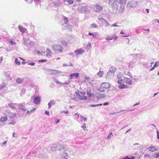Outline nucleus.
Wrapping results in <instances>:
<instances>
[{
    "label": "nucleus",
    "instance_id": "1",
    "mask_svg": "<svg viewBox=\"0 0 159 159\" xmlns=\"http://www.w3.org/2000/svg\"><path fill=\"white\" fill-rule=\"evenodd\" d=\"M117 83L119 84L118 86L119 89H125L128 87L127 84H132V80L129 78L124 77L123 80L122 79H119L118 80Z\"/></svg>",
    "mask_w": 159,
    "mask_h": 159
},
{
    "label": "nucleus",
    "instance_id": "2",
    "mask_svg": "<svg viewBox=\"0 0 159 159\" xmlns=\"http://www.w3.org/2000/svg\"><path fill=\"white\" fill-rule=\"evenodd\" d=\"M110 86L109 83L104 82L101 84L100 86L98 89L97 90L101 92H103L106 89L110 88Z\"/></svg>",
    "mask_w": 159,
    "mask_h": 159
},
{
    "label": "nucleus",
    "instance_id": "3",
    "mask_svg": "<svg viewBox=\"0 0 159 159\" xmlns=\"http://www.w3.org/2000/svg\"><path fill=\"white\" fill-rule=\"evenodd\" d=\"M85 92L82 95L80 94L78 92H75L74 94L75 99L76 100H86L87 99V97L85 96Z\"/></svg>",
    "mask_w": 159,
    "mask_h": 159
},
{
    "label": "nucleus",
    "instance_id": "4",
    "mask_svg": "<svg viewBox=\"0 0 159 159\" xmlns=\"http://www.w3.org/2000/svg\"><path fill=\"white\" fill-rule=\"evenodd\" d=\"M52 48L55 52L62 53L63 51V48L61 46L59 45H53L52 46Z\"/></svg>",
    "mask_w": 159,
    "mask_h": 159
},
{
    "label": "nucleus",
    "instance_id": "5",
    "mask_svg": "<svg viewBox=\"0 0 159 159\" xmlns=\"http://www.w3.org/2000/svg\"><path fill=\"white\" fill-rule=\"evenodd\" d=\"M93 11L98 12L101 11L103 9V7L98 3L94 4L93 6Z\"/></svg>",
    "mask_w": 159,
    "mask_h": 159
},
{
    "label": "nucleus",
    "instance_id": "6",
    "mask_svg": "<svg viewBox=\"0 0 159 159\" xmlns=\"http://www.w3.org/2000/svg\"><path fill=\"white\" fill-rule=\"evenodd\" d=\"M48 74L49 75H58L61 73V72L57 70H53L52 69H48L47 70Z\"/></svg>",
    "mask_w": 159,
    "mask_h": 159
},
{
    "label": "nucleus",
    "instance_id": "7",
    "mask_svg": "<svg viewBox=\"0 0 159 159\" xmlns=\"http://www.w3.org/2000/svg\"><path fill=\"white\" fill-rule=\"evenodd\" d=\"M114 71L111 70H109L107 72L106 76V78H109L113 77L114 75Z\"/></svg>",
    "mask_w": 159,
    "mask_h": 159
},
{
    "label": "nucleus",
    "instance_id": "8",
    "mask_svg": "<svg viewBox=\"0 0 159 159\" xmlns=\"http://www.w3.org/2000/svg\"><path fill=\"white\" fill-rule=\"evenodd\" d=\"M117 38V36L108 35L107 36V37L105 38V39L108 40H111L113 39L116 40Z\"/></svg>",
    "mask_w": 159,
    "mask_h": 159
},
{
    "label": "nucleus",
    "instance_id": "9",
    "mask_svg": "<svg viewBox=\"0 0 159 159\" xmlns=\"http://www.w3.org/2000/svg\"><path fill=\"white\" fill-rule=\"evenodd\" d=\"M119 3L122 7L123 9L124 10V6L125 5L126 3V0H118Z\"/></svg>",
    "mask_w": 159,
    "mask_h": 159
},
{
    "label": "nucleus",
    "instance_id": "10",
    "mask_svg": "<svg viewBox=\"0 0 159 159\" xmlns=\"http://www.w3.org/2000/svg\"><path fill=\"white\" fill-rule=\"evenodd\" d=\"M79 75L78 73H72L69 75V77L70 79H72L74 78H77L79 77Z\"/></svg>",
    "mask_w": 159,
    "mask_h": 159
},
{
    "label": "nucleus",
    "instance_id": "11",
    "mask_svg": "<svg viewBox=\"0 0 159 159\" xmlns=\"http://www.w3.org/2000/svg\"><path fill=\"white\" fill-rule=\"evenodd\" d=\"M41 102L40 97H38L35 98L33 100L34 102L36 104H38L40 103Z\"/></svg>",
    "mask_w": 159,
    "mask_h": 159
},
{
    "label": "nucleus",
    "instance_id": "12",
    "mask_svg": "<svg viewBox=\"0 0 159 159\" xmlns=\"http://www.w3.org/2000/svg\"><path fill=\"white\" fill-rule=\"evenodd\" d=\"M148 150L151 152H154L157 151V148L154 146H150L148 148Z\"/></svg>",
    "mask_w": 159,
    "mask_h": 159
},
{
    "label": "nucleus",
    "instance_id": "13",
    "mask_svg": "<svg viewBox=\"0 0 159 159\" xmlns=\"http://www.w3.org/2000/svg\"><path fill=\"white\" fill-rule=\"evenodd\" d=\"M87 94L88 97L89 98H91L93 94V93L92 89H88L87 90Z\"/></svg>",
    "mask_w": 159,
    "mask_h": 159
},
{
    "label": "nucleus",
    "instance_id": "14",
    "mask_svg": "<svg viewBox=\"0 0 159 159\" xmlns=\"http://www.w3.org/2000/svg\"><path fill=\"white\" fill-rule=\"evenodd\" d=\"M85 52L83 49H80L78 50H76L75 51V53L76 55H79L82 54Z\"/></svg>",
    "mask_w": 159,
    "mask_h": 159
},
{
    "label": "nucleus",
    "instance_id": "15",
    "mask_svg": "<svg viewBox=\"0 0 159 159\" xmlns=\"http://www.w3.org/2000/svg\"><path fill=\"white\" fill-rule=\"evenodd\" d=\"M7 120V116H2L0 117V122H4Z\"/></svg>",
    "mask_w": 159,
    "mask_h": 159
},
{
    "label": "nucleus",
    "instance_id": "16",
    "mask_svg": "<svg viewBox=\"0 0 159 159\" xmlns=\"http://www.w3.org/2000/svg\"><path fill=\"white\" fill-rule=\"evenodd\" d=\"M47 52L46 54V57L51 56L52 52L48 48H47Z\"/></svg>",
    "mask_w": 159,
    "mask_h": 159
},
{
    "label": "nucleus",
    "instance_id": "17",
    "mask_svg": "<svg viewBox=\"0 0 159 159\" xmlns=\"http://www.w3.org/2000/svg\"><path fill=\"white\" fill-rule=\"evenodd\" d=\"M18 28L20 31L22 33H25V31L26 30V29L23 28L20 25H19L18 26Z\"/></svg>",
    "mask_w": 159,
    "mask_h": 159
},
{
    "label": "nucleus",
    "instance_id": "18",
    "mask_svg": "<svg viewBox=\"0 0 159 159\" xmlns=\"http://www.w3.org/2000/svg\"><path fill=\"white\" fill-rule=\"evenodd\" d=\"M64 18V21L65 22L64 24H63V25H67L68 24L67 23V22L68 21V19L66 17L63 16Z\"/></svg>",
    "mask_w": 159,
    "mask_h": 159
},
{
    "label": "nucleus",
    "instance_id": "19",
    "mask_svg": "<svg viewBox=\"0 0 159 159\" xmlns=\"http://www.w3.org/2000/svg\"><path fill=\"white\" fill-rule=\"evenodd\" d=\"M61 45L64 47H66L67 46V42L65 40L61 41Z\"/></svg>",
    "mask_w": 159,
    "mask_h": 159
},
{
    "label": "nucleus",
    "instance_id": "20",
    "mask_svg": "<svg viewBox=\"0 0 159 159\" xmlns=\"http://www.w3.org/2000/svg\"><path fill=\"white\" fill-rule=\"evenodd\" d=\"M103 71L100 70L97 73V75L99 77H102L103 75Z\"/></svg>",
    "mask_w": 159,
    "mask_h": 159
},
{
    "label": "nucleus",
    "instance_id": "21",
    "mask_svg": "<svg viewBox=\"0 0 159 159\" xmlns=\"http://www.w3.org/2000/svg\"><path fill=\"white\" fill-rule=\"evenodd\" d=\"M23 79V78H18L17 79L16 81L17 83L19 84H20L22 82Z\"/></svg>",
    "mask_w": 159,
    "mask_h": 159
},
{
    "label": "nucleus",
    "instance_id": "22",
    "mask_svg": "<svg viewBox=\"0 0 159 159\" xmlns=\"http://www.w3.org/2000/svg\"><path fill=\"white\" fill-rule=\"evenodd\" d=\"M123 76V75L121 73H119L117 75V78L118 79V80L119 79H121L120 78Z\"/></svg>",
    "mask_w": 159,
    "mask_h": 159
},
{
    "label": "nucleus",
    "instance_id": "23",
    "mask_svg": "<svg viewBox=\"0 0 159 159\" xmlns=\"http://www.w3.org/2000/svg\"><path fill=\"white\" fill-rule=\"evenodd\" d=\"M64 2H67L69 4H72L74 3V0H64Z\"/></svg>",
    "mask_w": 159,
    "mask_h": 159
},
{
    "label": "nucleus",
    "instance_id": "24",
    "mask_svg": "<svg viewBox=\"0 0 159 159\" xmlns=\"http://www.w3.org/2000/svg\"><path fill=\"white\" fill-rule=\"evenodd\" d=\"M90 77L88 76H85L84 77V82H87L89 81L90 80Z\"/></svg>",
    "mask_w": 159,
    "mask_h": 159
},
{
    "label": "nucleus",
    "instance_id": "25",
    "mask_svg": "<svg viewBox=\"0 0 159 159\" xmlns=\"http://www.w3.org/2000/svg\"><path fill=\"white\" fill-rule=\"evenodd\" d=\"M102 103H100V104H95V105L92 104V105H90L89 106L90 107H95L96 106H102Z\"/></svg>",
    "mask_w": 159,
    "mask_h": 159
},
{
    "label": "nucleus",
    "instance_id": "26",
    "mask_svg": "<svg viewBox=\"0 0 159 159\" xmlns=\"http://www.w3.org/2000/svg\"><path fill=\"white\" fill-rule=\"evenodd\" d=\"M8 105L11 108H15V104L13 103H10L8 104Z\"/></svg>",
    "mask_w": 159,
    "mask_h": 159
},
{
    "label": "nucleus",
    "instance_id": "27",
    "mask_svg": "<svg viewBox=\"0 0 159 159\" xmlns=\"http://www.w3.org/2000/svg\"><path fill=\"white\" fill-rule=\"evenodd\" d=\"M91 27L92 28H97V25L95 24H92L91 25Z\"/></svg>",
    "mask_w": 159,
    "mask_h": 159
},
{
    "label": "nucleus",
    "instance_id": "28",
    "mask_svg": "<svg viewBox=\"0 0 159 159\" xmlns=\"http://www.w3.org/2000/svg\"><path fill=\"white\" fill-rule=\"evenodd\" d=\"M15 62L16 64H17L18 65H20V62L19 61H18L17 59L16 58L15 59Z\"/></svg>",
    "mask_w": 159,
    "mask_h": 159
},
{
    "label": "nucleus",
    "instance_id": "29",
    "mask_svg": "<svg viewBox=\"0 0 159 159\" xmlns=\"http://www.w3.org/2000/svg\"><path fill=\"white\" fill-rule=\"evenodd\" d=\"M154 157L155 158H157L159 157V153H156L154 155Z\"/></svg>",
    "mask_w": 159,
    "mask_h": 159
},
{
    "label": "nucleus",
    "instance_id": "30",
    "mask_svg": "<svg viewBox=\"0 0 159 159\" xmlns=\"http://www.w3.org/2000/svg\"><path fill=\"white\" fill-rule=\"evenodd\" d=\"M159 65V63L158 62H157L155 63L154 66L155 68L157 67Z\"/></svg>",
    "mask_w": 159,
    "mask_h": 159
},
{
    "label": "nucleus",
    "instance_id": "31",
    "mask_svg": "<svg viewBox=\"0 0 159 159\" xmlns=\"http://www.w3.org/2000/svg\"><path fill=\"white\" fill-rule=\"evenodd\" d=\"M6 86V85L5 84H4L2 85H1L0 86V89H2L3 88L5 87Z\"/></svg>",
    "mask_w": 159,
    "mask_h": 159
},
{
    "label": "nucleus",
    "instance_id": "32",
    "mask_svg": "<svg viewBox=\"0 0 159 159\" xmlns=\"http://www.w3.org/2000/svg\"><path fill=\"white\" fill-rule=\"evenodd\" d=\"M74 115L75 116H77L76 117H75V118L77 119H78L79 116V114H78V113H75L74 114Z\"/></svg>",
    "mask_w": 159,
    "mask_h": 159
},
{
    "label": "nucleus",
    "instance_id": "33",
    "mask_svg": "<svg viewBox=\"0 0 159 159\" xmlns=\"http://www.w3.org/2000/svg\"><path fill=\"white\" fill-rule=\"evenodd\" d=\"M39 62H44L47 61V60H41L39 61Z\"/></svg>",
    "mask_w": 159,
    "mask_h": 159
},
{
    "label": "nucleus",
    "instance_id": "34",
    "mask_svg": "<svg viewBox=\"0 0 159 159\" xmlns=\"http://www.w3.org/2000/svg\"><path fill=\"white\" fill-rule=\"evenodd\" d=\"M69 26H70L69 28V29L68 31H72V30H71V29L72 28V26L71 25H69Z\"/></svg>",
    "mask_w": 159,
    "mask_h": 159
},
{
    "label": "nucleus",
    "instance_id": "35",
    "mask_svg": "<svg viewBox=\"0 0 159 159\" xmlns=\"http://www.w3.org/2000/svg\"><path fill=\"white\" fill-rule=\"evenodd\" d=\"M112 135V133H110V134H109L108 137H107V138L110 139L111 137V135Z\"/></svg>",
    "mask_w": 159,
    "mask_h": 159
},
{
    "label": "nucleus",
    "instance_id": "36",
    "mask_svg": "<svg viewBox=\"0 0 159 159\" xmlns=\"http://www.w3.org/2000/svg\"><path fill=\"white\" fill-rule=\"evenodd\" d=\"M157 137L158 139H159V132L157 130Z\"/></svg>",
    "mask_w": 159,
    "mask_h": 159
},
{
    "label": "nucleus",
    "instance_id": "37",
    "mask_svg": "<svg viewBox=\"0 0 159 159\" xmlns=\"http://www.w3.org/2000/svg\"><path fill=\"white\" fill-rule=\"evenodd\" d=\"M111 26L112 27H118L119 26L117 25L116 24H114L112 25Z\"/></svg>",
    "mask_w": 159,
    "mask_h": 159
},
{
    "label": "nucleus",
    "instance_id": "38",
    "mask_svg": "<svg viewBox=\"0 0 159 159\" xmlns=\"http://www.w3.org/2000/svg\"><path fill=\"white\" fill-rule=\"evenodd\" d=\"M55 82L57 84H61L62 83H61V82H59V81H58V80H56L55 81Z\"/></svg>",
    "mask_w": 159,
    "mask_h": 159
},
{
    "label": "nucleus",
    "instance_id": "39",
    "mask_svg": "<svg viewBox=\"0 0 159 159\" xmlns=\"http://www.w3.org/2000/svg\"><path fill=\"white\" fill-rule=\"evenodd\" d=\"M36 109L34 108H33L31 110H30V111H31V112H33Z\"/></svg>",
    "mask_w": 159,
    "mask_h": 159
},
{
    "label": "nucleus",
    "instance_id": "40",
    "mask_svg": "<svg viewBox=\"0 0 159 159\" xmlns=\"http://www.w3.org/2000/svg\"><path fill=\"white\" fill-rule=\"evenodd\" d=\"M135 157L134 156H132L130 157H128V159H135Z\"/></svg>",
    "mask_w": 159,
    "mask_h": 159
},
{
    "label": "nucleus",
    "instance_id": "41",
    "mask_svg": "<svg viewBox=\"0 0 159 159\" xmlns=\"http://www.w3.org/2000/svg\"><path fill=\"white\" fill-rule=\"evenodd\" d=\"M49 112L48 111H45V114L47 115H49Z\"/></svg>",
    "mask_w": 159,
    "mask_h": 159
},
{
    "label": "nucleus",
    "instance_id": "42",
    "mask_svg": "<svg viewBox=\"0 0 159 159\" xmlns=\"http://www.w3.org/2000/svg\"><path fill=\"white\" fill-rule=\"evenodd\" d=\"M48 108H50L52 106L51 103H48Z\"/></svg>",
    "mask_w": 159,
    "mask_h": 159
},
{
    "label": "nucleus",
    "instance_id": "43",
    "mask_svg": "<svg viewBox=\"0 0 159 159\" xmlns=\"http://www.w3.org/2000/svg\"><path fill=\"white\" fill-rule=\"evenodd\" d=\"M16 123V122L15 121H13L12 122H10L9 123V125L12 124V125H14Z\"/></svg>",
    "mask_w": 159,
    "mask_h": 159
},
{
    "label": "nucleus",
    "instance_id": "44",
    "mask_svg": "<svg viewBox=\"0 0 159 159\" xmlns=\"http://www.w3.org/2000/svg\"><path fill=\"white\" fill-rule=\"evenodd\" d=\"M154 21L155 22H157L158 23H159V20L158 19H155Z\"/></svg>",
    "mask_w": 159,
    "mask_h": 159
},
{
    "label": "nucleus",
    "instance_id": "45",
    "mask_svg": "<svg viewBox=\"0 0 159 159\" xmlns=\"http://www.w3.org/2000/svg\"><path fill=\"white\" fill-rule=\"evenodd\" d=\"M10 43H11V44H15L16 43H14L11 40L10 42Z\"/></svg>",
    "mask_w": 159,
    "mask_h": 159
},
{
    "label": "nucleus",
    "instance_id": "46",
    "mask_svg": "<svg viewBox=\"0 0 159 159\" xmlns=\"http://www.w3.org/2000/svg\"><path fill=\"white\" fill-rule=\"evenodd\" d=\"M82 119L84 121L86 120H87L86 118L84 116H83V117H82Z\"/></svg>",
    "mask_w": 159,
    "mask_h": 159
},
{
    "label": "nucleus",
    "instance_id": "47",
    "mask_svg": "<svg viewBox=\"0 0 159 159\" xmlns=\"http://www.w3.org/2000/svg\"><path fill=\"white\" fill-rule=\"evenodd\" d=\"M109 104V103L108 102L104 103L103 104V105L104 106L106 105H108Z\"/></svg>",
    "mask_w": 159,
    "mask_h": 159
},
{
    "label": "nucleus",
    "instance_id": "48",
    "mask_svg": "<svg viewBox=\"0 0 159 159\" xmlns=\"http://www.w3.org/2000/svg\"><path fill=\"white\" fill-rule=\"evenodd\" d=\"M149 154H146L144 155V157H149Z\"/></svg>",
    "mask_w": 159,
    "mask_h": 159
},
{
    "label": "nucleus",
    "instance_id": "49",
    "mask_svg": "<svg viewBox=\"0 0 159 159\" xmlns=\"http://www.w3.org/2000/svg\"><path fill=\"white\" fill-rule=\"evenodd\" d=\"M128 156H127L125 157L122 158V159H128Z\"/></svg>",
    "mask_w": 159,
    "mask_h": 159
},
{
    "label": "nucleus",
    "instance_id": "50",
    "mask_svg": "<svg viewBox=\"0 0 159 159\" xmlns=\"http://www.w3.org/2000/svg\"><path fill=\"white\" fill-rule=\"evenodd\" d=\"M105 21L106 22V24H107V26H108L109 25V23L106 20H105Z\"/></svg>",
    "mask_w": 159,
    "mask_h": 159
},
{
    "label": "nucleus",
    "instance_id": "51",
    "mask_svg": "<svg viewBox=\"0 0 159 159\" xmlns=\"http://www.w3.org/2000/svg\"><path fill=\"white\" fill-rule=\"evenodd\" d=\"M87 46L88 47H91V43H89Z\"/></svg>",
    "mask_w": 159,
    "mask_h": 159
},
{
    "label": "nucleus",
    "instance_id": "52",
    "mask_svg": "<svg viewBox=\"0 0 159 159\" xmlns=\"http://www.w3.org/2000/svg\"><path fill=\"white\" fill-rule=\"evenodd\" d=\"M155 67L153 66L151 69L150 70V71H152L155 69Z\"/></svg>",
    "mask_w": 159,
    "mask_h": 159
},
{
    "label": "nucleus",
    "instance_id": "53",
    "mask_svg": "<svg viewBox=\"0 0 159 159\" xmlns=\"http://www.w3.org/2000/svg\"><path fill=\"white\" fill-rule=\"evenodd\" d=\"M82 127L84 129L86 128V126L84 124V125H83V126Z\"/></svg>",
    "mask_w": 159,
    "mask_h": 159
},
{
    "label": "nucleus",
    "instance_id": "54",
    "mask_svg": "<svg viewBox=\"0 0 159 159\" xmlns=\"http://www.w3.org/2000/svg\"><path fill=\"white\" fill-rule=\"evenodd\" d=\"M6 143H7V141H5L3 142L2 143V144L3 145H5V144H6Z\"/></svg>",
    "mask_w": 159,
    "mask_h": 159
},
{
    "label": "nucleus",
    "instance_id": "55",
    "mask_svg": "<svg viewBox=\"0 0 159 159\" xmlns=\"http://www.w3.org/2000/svg\"><path fill=\"white\" fill-rule=\"evenodd\" d=\"M31 111H27V113L28 114H30V113Z\"/></svg>",
    "mask_w": 159,
    "mask_h": 159
},
{
    "label": "nucleus",
    "instance_id": "56",
    "mask_svg": "<svg viewBox=\"0 0 159 159\" xmlns=\"http://www.w3.org/2000/svg\"><path fill=\"white\" fill-rule=\"evenodd\" d=\"M146 10L147 11V12L148 13H149V10L148 9H146Z\"/></svg>",
    "mask_w": 159,
    "mask_h": 159
},
{
    "label": "nucleus",
    "instance_id": "57",
    "mask_svg": "<svg viewBox=\"0 0 159 159\" xmlns=\"http://www.w3.org/2000/svg\"><path fill=\"white\" fill-rule=\"evenodd\" d=\"M89 35H93V34L90 32H89Z\"/></svg>",
    "mask_w": 159,
    "mask_h": 159
},
{
    "label": "nucleus",
    "instance_id": "58",
    "mask_svg": "<svg viewBox=\"0 0 159 159\" xmlns=\"http://www.w3.org/2000/svg\"><path fill=\"white\" fill-rule=\"evenodd\" d=\"M120 33L121 34H124V32L123 31H121Z\"/></svg>",
    "mask_w": 159,
    "mask_h": 159
},
{
    "label": "nucleus",
    "instance_id": "59",
    "mask_svg": "<svg viewBox=\"0 0 159 159\" xmlns=\"http://www.w3.org/2000/svg\"><path fill=\"white\" fill-rule=\"evenodd\" d=\"M64 113L65 114H67L68 113V111L67 110H66V111H65Z\"/></svg>",
    "mask_w": 159,
    "mask_h": 159
},
{
    "label": "nucleus",
    "instance_id": "60",
    "mask_svg": "<svg viewBox=\"0 0 159 159\" xmlns=\"http://www.w3.org/2000/svg\"><path fill=\"white\" fill-rule=\"evenodd\" d=\"M76 1L77 2H80V1H81L82 0H76Z\"/></svg>",
    "mask_w": 159,
    "mask_h": 159
},
{
    "label": "nucleus",
    "instance_id": "61",
    "mask_svg": "<svg viewBox=\"0 0 159 159\" xmlns=\"http://www.w3.org/2000/svg\"><path fill=\"white\" fill-rule=\"evenodd\" d=\"M59 121L60 120H57L56 122V123H58Z\"/></svg>",
    "mask_w": 159,
    "mask_h": 159
},
{
    "label": "nucleus",
    "instance_id": "62",
    "mask_svg": "<svg viewBox=\"0 0 159 159\" xmlns=\"http://www.w3.org/2000/svg\"><path fill=\"white\" fill-rule=\"evenodd\" d=\"M25 0L27 2H30V0Z\"/></svg>",
    "mask_w": 159,
    "mask_h": 159
},
{
    "label": "nucleus",
    "instance_id": "63",
    "mask_svg": "<svg viewBox=\"0 0 159 159\" xmlns=\"http://www.w3.org/2000/svg\"><path fill=\"white\" fill-rule=\"evenodd\" d=\"M30 64L32 66H34V63H32V64Z\"/></svg>",
    "mask_w": 159,
    "mask_h": 159
},
{
    "label": "nucleus",
    "instance_id": "64",
    "mask_svg": "<svg viewBox=\"0 0 159 159\" xmlns=\"http://www.w3.org/2000/svg\"><path fill=\"white\" fill-rule=\"evenodd\" d=\"M25 63H26V62H22V63L23 64H25Z\"/></svg>",
    "mask_w": 159,
    "mask_h": 159
}]
</instances>
